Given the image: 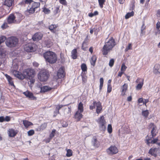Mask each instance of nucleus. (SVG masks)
Instances as JSON below:
<instances>
[{
  "instance_id": "nucleus-1",
  "label": "nucleus",
  "mask_w": 160,
  "mask_h": 160,
  "mask_svg": "<svg viewBox=\"0 0 160 160\" xmlns=\"http://www.w3.org/2000/svg\"><path fill=\"white\" fill-rule=\"evenodd\" d=\"M43 57L46 62L51 64L55 63L57 60L56 54L53 52L48 51L43 54Z\"/></svg>"
},
{
  "instance_id": "nucleus-2",
  "label": "nucleus",
  "mask_w": 160,
  "mask_h": 160,
  "mask_svg": "<svg viewBox=\"0 0 160 160\" xmlns=\"http://www.w3.org/2000/svg\"><path fill=\"white\" fill-rule=\"evenodd\" d=\"M115 45L114 40L112 38H111L103 46L102 50L103 54L104 55H107Z\"/></svg>"
},
{
  "instance_id": "nucleus-3",
  "label": "nucleus",
  "mask_w": 160,
  "mask_h": 160,
  "mask_svg": "<svg viewBox=\"0 0 160 160\" xmlns=\"http://www.w3.org/2000/svg\"><path fill=\"white\" fill-rule=\"evenodd\" d=\"M18 40L15 37H11L6 39L5 43L8 47L11 48L15 47L18 43Z\"/></svg>"
},
{
  "instance_id": "nucleus-4",
  "label": "nucleus",
  "mask_w": 160,
  "mask_h": 160,
  "mask_svg": "<svg viewBox=\"0 0 160 160\" xmlns=\"http://www.w3.org/2000/svg\"><path fill=\"white\" fill-rule=\"evenodd\" d=\"M24 78H28L29 79L33 78L35 74L34 69L28 68L25 70L23 72Z\"/></svg>"
},
{
  "instance_id": "nucleus-5",
  "label": "nucleus",
  "mask_w": 160,
  "mask_h": 160,
  "mask_svg": "<svg viewBox=\"0 0 160 160\" xmlns=\"http://www.w3.org/2000/svg\"><path fill=\"white\" fill-rule=\"evenodd\" d=\"M48 73L47 71H41L38 75V78L40 81L44 82L48 79Z\"/></svg>"
},
{
  "instance_id": "nucleus-6",
  "label": "nucleus",
  "mask_w": 160,
  "mask_h": 160,
  "mask_svg": "<svg viewBox=\"0 0 160 160\" xmlns=\"http://www.w3.org/2000/svg\"><path fill=\"white\" fill-rule=\"evenodd\" d=\"M24 48L28 52H34L36 49V45L32 43H28L24 45Z\"/></svg>"
},
{
  "instance_id": "nucleus-7",
  "label": "nucleus",
  "mask_w": 160,
  "mask_h": 160,
  "mask_svg": "<svg viewBox=\"0 0 160 160\" xmlns=\"http://www.w3.org/2000/svg\"><path fill=\"white\" fill-rule=\"evenodd\" d=\"M95 106L97 107V112L99 113L102 109L101 102H97L96 101H94L93 103V105L90 106V109L92 110L95 108Z\"/></svg>"
},
{
  "instance_id": "nucleus-8",
  "label": "nucleus",
  "mask_w": 160,
  "mask_h": 160,
  "mask_svg": "<svg viewBox=\"0 0 160 160\" xmlns=\"http://www.w3.org/2000/svg\"><path fill=\"white\" fill-rule=\"evenodd\" d=\"M99 124V127L102 130H104L106 128V122L103 116H102L97 120Z\"/></svg>"
},
{
  "instance_id": "nucleus-9",
  "label": "nucleus",
  "mask_w": 160,
  "mask_h": 160,
  "mask_svg": "<svg viewBox=\"0 0 160 160\" xmlns=\"http://www.w3.org/2000/svg\"><path fill=\"white\" fill-rule=\"evenodd\" d=\"M17 17L16 15L13 14H11L9 15L8 18V22L9 24H11L17 21H20L21 20V18L17 19Z\"/></svg>"
},
{
  "instance_id": "nucleus-10",
  "label": "nucleus",
  "mask_w": 160,
  "mask_h": 160,
  "mask_svg": "<svg viewBox=\"0 0 160 160\" xmlns=\"http://www.w3.org/2000/svg\"><path fill=\"white\" fill-rule=\"evenodd\" d=\"M107 152L109 154H113L117 153L118 150L115 146H112L107 150Z\"/></svg>"
},
{
  "instance_id": "nucleus-11",
  "label": "nucleus",
  "mask_w": 160,
  "mask_h": 160,
  "mask_svg": "<svg viewBox=\"0 0 160 160\" xmlns=\"http://www.w3.org/2000/svg\"><path fill=\"white\" fill-rule=\"evenodd\" d=\"M23 94L27 98L31 100H36V98L33 96V94L29 92L28 91H27L26 92H23Z\"/></svg>"
},
{
  "instance_id": "nucleus-12",
  "label": "nucleus",
  "mask_w": 160,
  "mask_h": 160,
  "mask_svg": "<svg viewBox=\"0 0 160 160\" xmlns=\"http://www.w3.org/2000/svg\"><path fill=\"white\" fill-rule=\"evenodd\" d=\"M159 148H151L148 152V153L156 157L157 156V152H159Z\"/></svg>"
},
{
  "instance_id": "nucleus-13",
  "label": "nucleus",
  "mask_w": 160,
  "mask_h": 160,
  "mask_svg": "<svg viewBox=\"0 0 160 160\" xmlns=\"http://www.w3.org/2000/svg\"><path fill=\"white\" fill-rule=\"evenodd\" d=\"M14 76L20 79H23L24 78L23 73L22 74L21 72L17 71H14L13 72Z\"/></svg>"
},
{
  "instance_id": "nucleus-14",
  "label": "nucleus",
  "mask_w": 160,
  "mask_h": 160,
  "mask_svg": "<svg viewBox=\"0 0 160 160\" xmlns=\"http://www.w3.org/2000/svg\"><path fill=\"white\" fill-rule=\"evenodd\" d=\"M149 128H152L151 131V133L152 136V138H153L156 135V126L153 123H151L150 124L149 126Z\"/></svg>"
},
{
  "instance_id": "nucleus-15",
  "label": "nucleus",
  "mask_w": 160,
  "mask_h": 160,
  "mask_svg": "<svg viewBox=\"0 0 160 160\" xmlns=\"http://www.w3.org/2000/svg\"><path fill=\"white\" fill-rule=\"evenodd\" d=\"M42 36V34L40 33H37L33 36L32 39L33 41H37L41 39Z\"/></svg>"
},
{
  "instance_id": "nucleus-16",
  "label": "nucleus",
  "mask_w": 160,
  "mask_h": 160,
  "mask_svg": "<svg viewBox=\"0 0 160 160\" xmlns=\"http://www.w3.org/2000/svg\"><path fill=\"white\" fill-rule=\"evenodd\" d=\"M8 132L9 136L10 137H15L17 133V132L16 131H15L12 128L9 129L8 130Z\"/></svg>"
},
{
  "instance_id": "nucleus-17",
  "label": "nucleus",
  "mask_w": 160,
  "mask_h": 160,
  "mask_svg": "<svg viewBox=\"0 0 160 160\" xmlns=\"http://www.w3.org/2000/svg\"><path fill=\"white\" fill-rule=\"evenodd\" d=\"M79 111H77L75 114L74 117L77 121H80L83 115Z\"/></svg>"
},
{
  "instance_id": "nucleus-18",
  "label": "nucleus",
  "mask_w": 160,
  "mask_h": 160,
  "mask_svg": "<svg viewBox=\"0 0 160 160\" xmlns=\"http://www.w3.org/2000/svg\"><path fill=\"white\" fill-rule=\"evenodd\" d=\"M57 76L58 78H63L64 77V71L62 68H60L58 70L57 72Z\"/></svg>"
},
{
  "instance_id": "nucleus-19",
  "label": "nucleus",
  "mask_w": 160,
  "mask_h": 160,
  "mask_svg": "<svg viewBox=\"0 0 160 160\" xmlns=\"http://www.w3.org/2000/svg\"><path fill=\"white\" fill-rule=\"evenodd\" d=\"M128 87V85L127 83H124L123 85L121 87V95L122 96H124L125 93L127 90Z\"/></svg>"
},
{
  "instance_id": "nucleus-20",
  "label": "nucleus",
  "mask_w": 160,
  "mask_h": 160,
  "mask_svg": "<svg viewBox=\"0 0 160 160\" xmlns=\"http://www.w3.org/2000/svg\"><path fill=\"white\" fill-rule=\"evenodd\" d=\"M153 72L155 74L160 73V65L156 64L155 65L153 70Z\"/></svg>"
},
{
  "instance_id": "nucleus-21",
  "label": "nucleus",
  "mask_w": 160,
  "mask_h": 160,
  "mask_svg": "<svg viewBox=\"0 0 160 160\" xmlns=\"http://www.w3.org/2000/svg\"><path fill=\"white\" fill-rule=\"evenodd\" d=\"M40 88V92H45L50 90L52 88L47 86H44L43 87H39Z\"/></svg>"
},
{
  "instance_id": "nucleus-22",
  "label": "nucleus",
  "mask_w": 160,
  "mask_h": 160,
  "mask_svg": "<svg viewBox=\"0 0 160 160\" xmlns=\"http://www.w3.org/2000/svg\"><path fill=\"white\" fill-rule=\"evenodd\" d=\"M14 2V0H5L4 2V5L8 7H10Z\"/></svg>"
},
{
  "instance_id": "nucleus-23",
  "label": "nucleus",
  "mask_w": 160,
  "mask_h": 160,
  "mask_svg": "<svg viewBox=\"0 0 160 160\" xmlns=\"http://www.w3.org/2000/svg\"><path fill=\"white\" fill-rule=\"evenodd\" d=\"M92 143L95 147H98L99 142L95 137H93L92 140Z\"/></svg>"
},
{
  "instance_id": "nucleus-24",
  "label": "nucleus",
  "mask_w": 160,
  "mask_h": 160,
  "mask_svg": "<svg viewBox=\"0 0 160 160\" xmlns=\"http://www.w3.org/2000/svg\"><path fill=\"white\" fill-rule=\"evenodd\" d=\"M6 78H7L9 84L12 86H14V83L12 81V78L8 74H6L5 75Z\"/></svg>"
},
{
  "instance_id": "nucleus-25",
  "label": "nucleus",
  "mask_w": 160,
  "mask_h": 160,
  "mask_svg": "<svg viewBox=\"0 0 160 160\" xmlns=\"http://www.w3.org/2000/svg\"><path fill=\"white\" fill-rule=\"evenodd\" d=\"M65 105H57L56 106V108L55 109L54 111V113L56 114V115H54L55 116L57 114L59 113V110L61 108H62L63 107V106H65Z\"/></svg>"
},
{
  "instance_id": "nucleus-26",
  "label": "nucleus",
  "mask_w": 160,
  "mask_h": 160,
  "mask_svg": "<svg viewBox=\"0 0 160 160\" xmlns=\"http://www.w3.org/2000/svg\"><path fill=\"white\" fill-rule=\"evenodd\" d=\"M57 26L55 24H52L49 27V30L52 32L55 33L56 32V29Z\"/></svg>"
},
{
  "instance_id": "nucleus-27",
  "label": "nucleus",
  "mask_w": 160,
  "mask_h": 160,
  "mask_svg": "<svg viewBox=\"0 0 160 160\" xmlns=\"http://www.w3.org/2000/svg\"><path fill=\"white\" fill-rule=\"evenodd\" d=\"M71 57L73 59H75L77 57V50L76 49H73L71 52Z\"/></svg>"
},
{
  "instance_id": "nucleus-28",
  "label": "nucleus",
  "mask_w": 160,
  "mask_h": 160,
  "mask_svg": "<svg viewBox=\"0 0 160 160\" xmlns=\"http://www.w3.org/2000/svg\"><path fill=\"white\" fill-rule=\"evenodd\" d=\"M40 5V3L38 2H33L32 4V7L35 10L36 9L39 7Z\"/></svg>"
},
{
  "instance_id": "nucleus-29",
  "label": "nucleus",
  "mask_w": 160,
  "mask_h": 160,
  "mask_svg": "<svg viewBox=\"0 0 160 160\" xmlns=\"http://www.w3.org/2000/svg\"><path fill=\"white\" fill-rule=\"evenodd\" d=\"M87 39L88 36H87L86 38H85V40L83 41L82 45V48L84 51H86L87 49L86 46L87 45V42H86L87 40Z\"/></svg>"
},
{
  "instance_id": "nucleus-30",
  "label": "nucleus",
  "mask_w": 160,
  "mask_h": 160,
  "mask_svg": "<svg viewBox=\"0 0 160 160\" xmlns=\"http://www.w3.org/2000/svg\"><path fill=\"white\" fill-rule=\"evenodd\" d=\"M81 112H82L83 111V104L80 102L78 105V110Z\"/></svg>"
},
{
  "instance_id": "nucleus-31",
  "label": "nucleus",
  "mask_w": 160,
  "mask_h": 160,
  "mask_svg": "<svg viewBox=\"0 0 160 160\" xmlns=\"http://www.w3.org/2000/svg\"><path fill=\"white\" fill-rule=\"evenodd\" d=\"M96 59V57L95 56H92L91 58V60L90 61V62L91 64L93 66L95 65Z\"/></svg>"
},
{
  "instance_id": "nucleus-32",
  "label": "nucleus",
  "mask_w": 160,
  "mask_h": 160,
  "mask_svg": "<svg viewBox=\"0 0 160 160\" xmlns=\"http://www.w3.org/2000/svg\"><path fill=\"white\" fill-rule=\"evenodd\" d=\"M23 122L24 126L26 128H28L29 126L32 125V122L27 120H24Z\"/></svg>"
},
{
  "instance_id": "nucleus-33",
  "label": "nucleus",
  "mask_w": 160,
  "mask_h": 160,
  "mask_svg": "<svg viewBox=\"0 0 160 160\" xmlns=\"http://www.w3.org/2000/svg\"><path fill=\"white\" fill-rule=\"evenodd\" d=\"M143 81L144 79H142V82L139 83L137 85L136 87V88L137 89L139 90L141 89L142 88L143 84Z\"/></svg>"
},
{
  "instance_id": "nucleus-34",
  "label": "nucleus",
  "mask_w": 160,
  "mask_h": 160,
  "mask_svg": "<svg viewBox=\"0 0 160 160\" xmlns=\"http://www.w3.org/2000/svg\"><path fill=\"white\" fill-rule=\"evenodd\" d=\"M134 12L132 11L130 12L127 13L125 16V18L126 19H128L131 17L133 16Z\"/></svg>"
},
{
  "instance_id": "nucleus-35",
  "label": "nucleus",
  "mask_w": 160,
  "mask_h": 160,
  "mask_svg": "<svg viewBox=\"0 0 160 160\" xmlns=\"http://www.w3.org/2000/svg\"><path fill=\"white\" fill-rule=\"evenodd\" d=\"M103 78H101L100 79V86L99 89L100 90H101L103 87Z\"/></svg>"
},
{
  "instance_id": "nucleus-36",
  "label": "nucleus",
  "mask_w": 160,
  "mask_h": 160,
  "mask_svg": "<svg viewBox=\"0 0 160 160\" xmlns=\"http://www.w3.org/2000/svg\"><path fill=\"white\" fill-rule=\"evenodd\" d=\"M81 68L83 72H85L87 70V67L86 64L85 63H82L81 65Z\"/></svg>"
},
{
  "instance_id": "nucleus-37",
  "label": "nucleus",
  "mask_w": 160,
  "mask_h": 160,
  "mask_svg": "<svg viewBox=\"0 0 160 160\" xmlns=\"http://www.w3.org/2000/svg\"><path fill=\"white\" fill-rule=\"evenodd\" d=\"M106 0H98V3L100 7L101 8H102L103 7V5L104 3Z\"/></svg>"
},
{
  "instance_id": "nucleus-38",
  "label": "nucleus",
  "mask_w": 160,
  "mask_h": 160,
  "mask_svg": "<svg viewBox=\"0 0 160 160\" xmlns=\"http://www.w3.org/2000/svg\"><path fill=\"white\" fill-rule=\"evenodd\" d=\"M98 12L96 11H95L93 13H90L88 14V16L90 17L98 15Z\"/></svg>"
},
{
  "instance_id": "nucleus-39",
  "label": "nucleus",
  "mask_w": 160,
  "mask_h": 160,
  "mask_svg": "<svg viewBox=\"0 0 160 160\" xmlns=\"http://www.w3.org/2000/svg\"><path fill=\"white\" fill-rule=\"evenodd\" d=\"M67 153L66 154V156L67 157H69L71 156L72 155V150L70 149H68L67 150Z\"/></svg>"
},
{
  "instance_id": "nucleus-40",
  "label": "nucleus",
  "mask_w": 160,
  "mask_h": 160,
  "mask_svg": "<svg viewBox=\"0 0 160 160\" xmlns=\"http://www.w3.org/2000/svg\"><path fill=\"white\" fill-rule=\"evenodd\" d=\"M142 114L143 116L145 117H148L149 114V112L148 110H146L142 111Z\"/></svg>"
},
{
  "instance_id": "nucleus-41",
  "label": "nucleus",
  "mask_w": 160,
  "mask_h": 160,
  "mask_svg": "<svg viewBox=\"0 0 160 160\" xmlns=\"http://www.w3.org/2000/svg\"><path fill=\"white\" fill-rule=\"evenodd\" d=\"M132 48V45L131 43H129L128 46L125 49V51L127 52L129 50H131Z\"/></svg>"
},
{
  "instance_id": "nucleus-42",
  "label": "nucleus",
  "mask_w": 160,
  "mask_h": 160,
  "mask_svg": "<svg viewBox=\"0 0 160 160\" xmlns=\"http://www.w3.org/2000/svg\"><path fill=\"white\" fill-rule=\"evenodd\" d=\"M108 132L111 133L112 132V126L111 124H108Z\"/></svg>"
},
{
  "instance_id": "nucleus-43",
  "label": "nucleus",
  "mask_w": 160,
  "mask_h": 160,
  "mask_svg": "<svg viewBox=\"0 0 160 160\" xmlns=\"http://www.w3.org/2000/svg\"><path fill=\"white\" fill-rule=\"evenodd\" d=\"M6 39V37L4 36H2L0 37V45L4 42Z\"/></svg>"
},
{
  "instance_id": "nucleus-44",
  "label": "nucleus",
  "mask_w": 160,
  "mask_h": 160,
  "mask_svg": "<svg viewBox=\"0 0 160 160\" xmlns=\"http://www.w3.org/2000/svg\"><path fill=\"white\" fill-rule=\"evenodd\" d=\"M114 62V59H110L109 61V66L111 67H112L113 65Z\"/></svg>"
},
{
  "instance_id": "nucleus-45",
  "label": "nucleus",
  "mask_w": 160,
  "mask_h": 160,
  "mask_svg": "<svg viewBox=\"0 0 160 160\" xmlns=\"http://www.w3.org/2000/svg\"><path fill=\"white\" fill-rule=\"evenodd\" d=\"M127 67H126L124 64L123 63L122 64L121 68V71L124 72L125 70Z\"/></svg>"
},
{
  "instance_id": "nucleus-46",
  "label": "nucleus",
  "mask_w": 160,
  "mask_h": 160,
  "mask_svg": "<svg viewBox=\"0 0 160 160\" xmlns=\"http://www.w3.org/2000/svg\"><path fill=\"white\" fill-rule=\"evenodd\" d=\"M56 130H53L50 134L49 135V137L51 138H52L55 136V133Z\"/></svg>"
},
{
  "instance_id": "nucleus-47",
  "label": "nucleus",
  "mask_w": 160,
  "mask_h": 160,
  "mask_svg": "<svg viewBox=\"0 0 160 160\" xmlns=\"http://www.w3.org/2000/svg\"><path fill=\"white\" fill-rule=\"evenodd\" d=\"M82 79L83 83H85L87 81V77L85 75H82Z\"/></svg>"
},
{
  "instance_id": "nucleus-48",
  "label": "nucleus",
  "mask_w": 160,
  "mask_h": 160,
  "mask_svg": "<svg viewBox=\"0 0 160 160\" xmlns=\"http://www.w3.org/2000/svg\"><path fill=\"white\" fill-rule=\"evenodd\" d=\"M28 10L29 13H33L34 12L35 10L31 6V7L29 9H28Z\"/></svg>"
},
{
  "instance_id": "nucleus-49",
  "label": "nucleus",
  "mask_w": 160,
  "mask_h": 160,
  "mask_svg": "<svg viewBox=\"0 0 160 160\" xmlns=\"http://www.w3.org/2000/svg\"><path fill=\"white\" fill-rule=\"evenodd\" d=\"M34 133V131L33 130H31L28 132V135L29 136L32 135Z\"/></svg>"
},
{
  "instance_id": "nucleus-50",
  "label": "nucleus",
  "mask_w": 160,
  "mask_h": 160,
  "mask_svg": "<svg viewBox=\"0 0 160 160\" xmlns=\"http://www.w3.org/2000/svg\"><path fill=\"white\" fill-rule=\"evenodd\" d=\"M47 126V123H44L42 124L40 126V128L41 129L43 130L45 129Z\"/></svg>"
},
{
  "instance_id": "nucleus-51",
  "label": "nucleus",
  "mask_w": 160,
  "mask_h": 160,
  "mask_svg": "<svg viewBox=\"0 0 160 160\" xmlns=\"http://www.w3.org/2000/svg\"><path fill=\"white\" fill-rule=\"evenodd\" d=\"M43 11L45 14H48L50 12V10L48 8H45L44 9Z\"/></svg>"
},
{
  "instance_id": "nucleus-52",
  "label": "nucleus",
  "mask_w": 160,
  "mask_h": 160,
  "mask_svg": "<svg viewBox=\"0 0 160 160\" xmlns=\"http://www.w3.org/2000/svg\"><path fill=\"white\" fill-rule=\"evenodd\" d=\"M11 119L9 116H6L5 117H4V121L8 122L10 121Z\"/></svg>"
},
{
  "instance_id": "nucleus-53",
  "label": "nucleus",
  "mask_w": 160,
  "mask_h": 160,
  "mask_svg": "<svg viewBox=\"0 0 160 160\" xmlns=\"http://www.w3.org/2000/svg\"><path fill=\"white\" fill-rule=\"evenodd\" d=\"M5 54V51L2 48H0V55L3 56Z\"/></svg>"
},
{
  "instance_id": "nucleus-54",
  "label": "nucleus",
  "mask_w": 160,
  "mask_h": 160,
  "mask_svg": "<svg viewBox=\"0 0 160 160\" xmlns=\"http://www.w3.org/2000/svg\"><path fill=\"white\" fill-rule=\"evenodd\" d=\"M112 87L111 85H108L107 92L108 93L112 91Z\"/></svg>"
},
{
  "instance_id": "nucleus-55",
  "label": "nucleus",
  "mask_w": 160,
  "mask_h": 160,
  "mask_svg": "<svg viewBox=\"0 0 160 160\" xmlns=\"http://www.w3.org/2000/svg\"><path fill=\"white\" fill-rule=\"evenodd\" d=\"M33 1L32 0H25V3L26 4H30L31 3L33 2Z\"/></svg>"
},
{
  "instance_id": "nucleus-56",
  "label": "nucleus",
  "mask_w": 160,
  "mask_h": 160,
  "mask_svg": "<svg viewBox=\"0 0 160 160\" xmlns=\"http://www.w3.org/2000/svg\"><path fill=\"white\" fill-rule=\"evenodd\" d=\"M65 112H67V113L69 114L70 113L71 109L70 108L68 107V108H66L65 111Z\"/></svg>"
},
{
  "instance_id": "nucleus-57",
  "label": "nucleus",
  "mask_w": 160,
  "mask_h": 160,
  "mask_svg": "<svg viewBox=\"0 0 160 160\" xmlns=\"http://www.w3.org/2000/svg\"><path fill=\"white\" fill-rule=\"evenodd\" d=\"M7 25L6 22H4L1 26L2 28H5L7 27Z\"/></svg>"
},
{
  "instance_id": "nucleus-58",
  "label": "nucleus",
  "mask_w": 160,
  "mask_h": 160,
  "mask_svg": "<svg viewBox=\"0 0 160 160\" xmlns=\"http://www.w3.org/2000/svg\"><path fill=\"white\" fill-rule=\"evenodd\" d=\"M34 67H38L39 65V64L38 63L36 62H34L32 63Z\"/></svg>"
},
{
  "instance_id": "nucleus-59",
  "label": "nucleus",
  "mask_w": 160,
  "mask_h": 160,
  "mask_svg": "<svg viewBox=\"0 0 160 160\" xmlns=\"http://www.w3.org/2000/svg\"><path fill=\"white\" fill-rule=\"evenodd\" d=\"M158 138H155L153 140L151 141V143H155L158 141Z\"/></svg>"
},
{
  "instance_id": "nucleus-60",
  "label": "nucleus",
  "mask_w": 160,
  "mask_h": 160,
  "mask_svg": "<svg viewBox=\"0 0 160 160\" xmlns=\"http://www.w3.org/2000/svg\"><path fill=\"white\" fill-rule=\"evenodd\" d=\"M68 124L67 123L65 122H63L62 126L63 127H66L68 126Z\"/></svg>"
},
{
  "instance_id": "nucleus-61",
  "label": "nucleus",
  "mask_w": 160,
  "mask_h": 160,
  "mask_svg": "<svg viewBox=\"0 0 160 160\" xmlns=\"http://www.w3.org/2000/svg\"><path fill=\"white\" fill-rule=\"evenodd\" d=\"M156 28L158 29H159L160 28V22H158L156 24Z\"/></svg>"
},
{
  "instance_id": "nucleus-62",
  "label": "nucleus",
  "mask_w": 160,
  "mask_h": 160,
  "mask_svg": "<svg viewBox=\"0 0 160 160\" xmlns=\"http://www.w3.org/2000/svg\"><path fill=\"white\" fill-rule=\"evenodd\" d=\"M144 100L142 98H139L138 100V102L139 103H143Z\"/></svg>"
},
{
  "instance_id": "nucleus-63",
  "label": "nucleus",
  "mask_w": 160,
  "mask_h": 160,
  "mask_svg": "<svg viewBox=\"0 0 160 160\" xmlns=\"http://www.w3.org/2000/svg\"><path fill=\"white\" fill-rule=\"evenodd\" d=\"M60 2L63 4H65L66 3L65 0H59Z\"/></svg>"
},
{
  "instance_id": "nucleus-64",
  "label": "nucleus",
  "mask_w": 160,
  "mask_h": 160,
  "mask_svg": "<svg viewBox=\"0 0 160 160\" xmlns=\"http://www.w3.org/2000/svg\"><path fill=\"white\" fill-rule=\"evenodd\" d=\"M148 102L149 100L148 99H145L144 101L143 104H144L146 106V103Z\"/></svg>"
}]
</instances>
